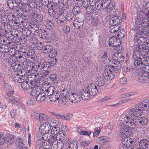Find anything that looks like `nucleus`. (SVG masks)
<instances>
[{
  "mask_svg": "<svg viewBox=\"0 0 149 149\" xmlns=\"http://www.w3.org/2000/svg\"><path fill=\"white\" fill-rule=\"evenodd\" d=\"M132 131L130 128L129 127L122 128L118 133V136L123 138L129 137L131 135Z\"/></svg>",
  "mask_w": 149,
  "mask_h": 149,
  "instance_id": "f257e3e1",
  "label": "nucleus"
},
{
  "mask_svg": "<svg viewBox=\"0 0 149 149\" xmlns=\"http://www.w3.org/2000/svg\"><path fill=\"white\" fill-rule=\"evenodd\" d=\"M111 62L113 65H110L109 69L111 70L115 73L116 75H118L119 73V71L121 68V65L117 63L115 59L110 60L109 62Z\"/></svg>",
  "mask_w": 149,
  "mask_h": 149,
  "instance_id": "f03ea898",
  "label": "nucleus"
},
{
  "mask_svg": "<svg viewBox=\"0 0 149 149\" xmlns=\"http://www.w3.org/2000/svg\"><path fill=\"white\" fill-rule=\"evenodd\" d=\"M101 1L102 3L103 4V9L106 12H110L112 10L113 12L114 11L113 10V8H114L115 4H114L113 3H109L104 1Z\"/></svg>",
  "mask_w": 149,
  "mask_h": 149,
  "instance_id": "7ed1b4c3",
  "label": "nucleus"
},
{
  "mask_svg": "<svg viewBox=\"0 0 149 149\" xmlns=\"http://www.w3.org/2000/svg\"><path fill=\"white\" fill-rule=\"evenodd\" d=\"M142 18L143 17L141 18H137L135 19V22H132L133 23L132 28L133 30L136 31V29L142 27V24L143 22V19H142Z\"/></svg>",
  "mask_w": 149,
  "mask_h": 149,
  "instance_id": "20e7f679",
  "label": "nucleus"
},
{
  "mask_svg": "<svg viewBox=\"0 0 149 149\" xmlns=\"http://www.w3.org/2000/svg\"><path fill=\"white\" fill-rule=\"evenodd\" d=\"M115 15H112V14H110L109 15V17L110 19L112 20V24H114L118 26H120V24L122 21V18L119 16L117 17L115 16Z\"/></svg>",
  "mask_w": 149,
  "mask_h": 149,
  "instance_id": "39448f33",
  "label": "nucleus"
},
{
  "mask_svg": "<svg viewBox=\"0 0 149 149\" xmlns=\"http://www.w3.org/2000/svg\"><path fill=\"white\" fill-rule=\"evenodd\" d=\"M86 88L89 94L92 96H94L97 92V87L94 84H88Z\"/></svg>",
  "mask_w": 149,
  "mask_h": 149,
  "instance_id": "423d86ee",
  "label": "nucleus"
},
{
  "mask_svg": "<svg viewBox=\"0 0 149 149\" xmlns=\"http://www.w3.org/2000/svg\"><path fill=\"white\" fill-rule=\"evenodd\" d=\"M145 59V58H143L142 59L140 57L137 56L134 60V65L136 66L139 65L140 67H144L146 61Z\"/></svg>",
  "mask_w": 149,
  "mask_h": 149,
  "instance_id": "0eeeda50",
  "label": "nucleus"
},
{
  "mask_svg": "<svg viewBox=\"0 0 149 149\" xmlns=\"http://www.w3.org/2000/svg\"><path fill=\"white\" fill-rule=\"evenodd\" d=\"M127 124L130 128L135 129L137 127H139V125L138 121V117H134L132 120L130 121L126 122Z\"/></svg>",
  "mask_w": 149,
  "mask_h": 149,
  "instance_id": "6e6552de",
  "label": "nucleus"
},
{
  "mask_svg": "<svg viewBox=\"0 0 149 149\" xmlns=\"http://www.w3.org/2000/svg\"><path fill=\"white\" fill-rule=\"evenodd\" d=\"M84 19L77 18L74 21L73 25L74 28L77 29L81 27L84 24Z\"/></svg>",
  "mask_w": 149,
  "mask_h": 149,
  "instance_id": "1a4fd4ad",
  "label": "nucleus"
},
{
  "mask_svg": "<svg viewBox=\"0 0 149 149\" xmlns=\"http://www.w3.org/2000/svg\"><path fill=\"white\" fill-rule=\"evenodd\" d=\"M86 18L88 20L92 19L93 14L94 12V9L93 7H88L86 9Z\"/></svg>",
  "mask_w": 149,
  "mask_h": 149,
  "instance_id": "9d476101",
  "label": "nucleus"
},
{
  "mask_svg": "<svg viewBox=\"0 0 149 149\" xmlns=\"http://www.w3.org/2000/svg\"><path fill=\"white\" fill-rule=\"evenodd\" d=\"M45 62H44L43 64L41 65V67L40 70L42 71V73L44 74V76H47L49 72V66H47L45 64Z\"/></svg>",
  "mask_w": 149,
  "mask_h": 149,
  "instance_id": "9b49d317",
  "label": "nucleus"
},
{
  "mask_svg": "<svg viewBox=\"0 0 149 149\" xmlns=\"http://www.w3.org/2000/svg\"><path fill=\"white\" fill-rule=\"evenodd\" d=\"M79 94H80L81 98L84 100H88L89 98L90 94L87 89H83L80 92H79Z\"/></svg>",
  "mask_w": 149,
  "mask_h": 149,
  "instance_id": "f8f14e48",
  "label": "nucleus"
},
{
  "mask_svg": "<svg viewBox=\"0 0 149 149\" xmlns=\"http://www.w3.org/2000/svg\"><path fill=\"white\" fill-rule=\"evenodd\" d=\"M105 74L106 77L104 76V78H105L106 79L108 80L110 79L111 80L114 77L115 75V73L113 71L109 69L107 70L106 72H105V73L104 74Z\"/></svg>",
  "mask_w": 149,
  "mask_h": 149,
  "instance_id": "ddd939ff",
  "label": "nucleus"
},
{
  "mask_svg": "<svg viewBox=\"0 0 149 149\" xmlns=\"http://www.w3.org/2000/svg\"><path fill=\"white\" fill-rule=\"evenodd\" d=\"M78 7L80 8H82V7L84 8H87L89 6V4L88 0H81L80 1H79L77 3Z\"/></svg>",
  "mask_w": 149,
  "mask_h": 149,
  "instance_id": "4468645a",
  "label": "nucleus"
},
{
  "mask_svg": "<svg viewBox=\"0 0 149 149\" xmlns=\"http://www.w3.org/2000/svg\"><path fill=\"white\" fill-rule=\"evenodd\" d=\"M117 38L113 37L110 38L109 44L110 46L111 47L118 46L121 44L120 41L119 40V42L118 44H116Z\"/></svg>",
  "mask_w": 149,
  "mask_h": 149,
  "instance_id": "2eb2a0df",
  "label": "nucleus"
},
{
  "mask_svg": "<svg viewBox=\"0 0 149 149\" xmlns=\"http://www.w3.org/2000/svg\"><path fill=\"white\" fill-rule=\"evenodd\" d=\"M139 148H141L146 149L148 148L149 145V141L146 139L141 140L139 142Z\"/></svg>",
  "mask_w": 149,
  "mask_h": 149,
  "instance_id": "dca6fc26",
  "label": "nucleus"
},
{
  "mask_svg": "<svg viewBox=\"0 0 149 149\" xmlns=\"http://www.w3.org/2000/svg\"><path fill=\"white\" fill-rule=\"evenodd\" d=\"M11 77L15 81L18 82L20 83H21L22 82H23L22 81L24 80L23 77L19 75L17 73L13 74L11 76Z\"/></svg>",
  "mask_w": 149,
  "mask_h": 149,
  "instance_id": "f3484780",
  "label": "nucleus"
},
{
  "mask_svg": "<svg viewBox=\"0 0 149 149\" xmlns=\"http://www.w3.org/2000/svg\"><path fill=\"white\" fill-rule=\"evenodd\" d=\"M49 137L50 138L48 139V141L49 143H52V145L53 144L54 145L57 144V147L58 145H59V144H58V141L57 140L56 136L50 135Z\"/></svg>",
  "mask_w": 149,
  "mask_h": 149,
  "instance_id": "a211bd4d",
  "label": "nucleus"
},
{
  "mask_svg": "<svg viewBox=\"0 0 149 149\" xmlns=\"http://www.w3.org/2000/svg\"><path fill=\"white\" fill-rule=\"evenodd\" d=\"M136 31H138L137 34L139 35L140 36L144 38L146 36V33H147V31L144 28L140 27V28L136 29Z\"/></svg>",
  "mask_w": 149,
  "mask_h": 149,
  "instance_id": "6ab92c4d",
  "label": "nucleus"
},
{
  "mask_svg": "<svg viewBox=\"0 0 149 149\" xmlns=\"http://www.w3.org/2000/svg\"><path fill=\"white\" fill-rule=\"evenodd\" d=\"M35 33H37L38 36L41 38H45L47 34V31L45 30H39V29H37L35 31Z\"/></svg>",
  "mask_w": 149,
  "mask_h": 149,
  "instance_id": "aec40b11",
  "label": "nucleus"
},
{
  "mask_svg": "<svg viewBox=\"0 0 149 149\" xmlns=\"http://www.w3.org/2000/svg\"><path fill=\"white\" fill-rule=\"evenodd\" d=\"M46 96V94H45L44 92H40L35 98L37 101L42 102L45 99Z\"/></svg>",
  "mask_w": 149,
  "mask_h": 149,
  "instance_id": "412c9836",
  "label": "nucleus"
},
{
  "mask_svg": "<svg viewBox=\"0 0 149 149\" xmlns=\"http://www.w3.org/2000/svg\"><path fill=\"white\" fill-rule=\"evenodd\" d=\"M138 106L137 105H136L134 108L131 109L130 110L131 112H133V114L136 117H140L141 115V113H142V111H140V110H139V107L137 109L136 107Z\"/></svg>",
  "mask_w": 149,
  "mask_h": 149,
  "instance_id": "4be33fe9",
  "label": "nucleus"
},
{
  "mask_svg": "<svg viewBox=\"0 0 149 149\" xmlns=\"http://www.w3.org/2000/svg\"><path fill=\"white\" fill-rule=\"evenodd\" d=\"M55 90L56 89L54 86H49L48 88L45 89L44 93L45 94H46V96H50L54 92Z\"/></svg>",
  "mask_w": 149,
  "mask_h": 149,
  "instance_id": "5701e85b",
  "label": "nucleus"
},
{
  "mask_svg": "<svg viewBox=\"0 0 149 149\" xmlns=\"http://www.w3.org/2000/svg\"><path fill=\"white\" fill-rule=\"evenodd\" d=\"M51 129L50 125L49 124L47 125L42 124L40 127V129H41L42 132L48 133L49 131Z\"/></svg>",
  "mask_w": 149,
  "mask_h": 149,
  "instance_id": "b1692460",
  "label": "nucleus"
},
{
  "mask_svg": "<svg viewBox=\"0 0 149 149\" xmlns=\"http://www.w3.org/2000/svg\"><path fill=\"white\" fill-rule=\"evenodd\" d=\"M111 26L109 28V31L111 33H114L115 32L117 33L119 29L120 28V26H118L114 24H111Z\"/></svg>",
  "mask_w": 149,
  "mask_h": 149,
  "instance_id": "393cba45",
  "label": "nucleus"
},
{
  "mask_svg": "<svg viewBox=\"0 0 149 149\" xmlns=\"http://www.w3.org/2000/svg\"><path fill=\"white\" fill-rule=\"evenodd\" d=\"M51 122L52 121L50 118H49L47 116L43 115V119H41L40 123L42 122L43 123L42 124L47 125V124H49L50 125Z\"/></svg>",
  "mask_w": 149,
  "mask_h": 149,
  "instance_id": "a878e982",
  "label": "nucleus"
},
{
  "mask_svg": "<svg viewBox=\"0 0 149 149\" xmlns=\"http://www.w3.org/2000/svg\"><path fill=\"white\" fill-rule=\"evenodd\" d=\"M10 35H12L11 33L8 32L5 29L3 28H0V36H5L10 38Z\"/></svg>",
  "mask_w": 149,
  "mask_h": 149,
  "instance_id": "bb28decb",
  "label": "nucleus"
},
{
  "mask_svg": "<svg viewBox=\"0 0 149 149\" xmlns=\"http://www.w3.org/2000/svg\"><path fill=\"white\" fill-rule=\"evenodd\" d=\"M37 87L33 88L31 91V94L33 97H35L40 93V91L39 87L37 86Z\"/></svg>",
  "mask_w": 149,
  "mask_h": 149,
  "instance_id": "cd10ccee",
  "label": "nucleus"
},
{
  "mask_svg": "<svg viewBox=\"0 0 149 149\" xmlns=\"http://www.w3.org/2000/svg\"><path fill=\"white\" fill-rule=\"evenodd\" d=\"M139 123L142 125H146L148 122V119L144 117H138Z\"/></svg>",
  "mask_w": 149,
  "mask_h": 149,
  "instance_id": "c85d7f7f",
  "label": "nucleus"
},
{
  "mask_svg": "<svg viewBox=\"0 0 149 149\" xmlns=\"http://www.w3.org/2000/svg\"><path fill=\"white\" fill-rule=\"evenodd\" d=\"M61 16L62 18H60V17L59 18H58V19L57 21L58 24L60 26H63L66 22L65 17L62 15Z\"/></svg>",
  "mask_w": 149,
  "mask_h": 149,
  "instance_id": "c756f323",
  "label": "nucleus"
},
{
  "mask_svg": "<svg viewBox=\"0 0 149 149\" xmlns=\"http://www.w3.org/2000/svg\"><path fill=\"white\" fill-rule=\"evenodd\" d=\"M139 107V110H140V111H143V110L148 109V106L146 104L144 100Z\"/></svg>",
  "mask_w": 149,
  "mask_h": 149,
  "instance_id": "7c9ffc66",
  "label": "nucleus"
},
{
  "mask_svg": "<svg viewBox=\"0 0 149 149\" xmlns=\"http://www.w3.org/2000/svg\"><path fill=\"white\" fill-rule=\"evenodd\" d=\"M22 84H21V87L24 90H27L29 89L30 88H32L31 86H29V84H28L29 82L28 81H24V80L22 81Z\"/></svg>",
  "mask_w": 149,
  "mask_h": 149,
  "instance_id": "2f4dec72",
  "label": "nucleus"
},
{
  "mask_svg": "<svg viewBox=\"0 0 149 149\" xmlns=\"http://www.w3.org/2000/svg\"><path fill=\"white\" fill-rule=\"evenodd\" d=\"M60 131V128L59 127H55L52 128L51 131L52 135L56 136L58 134Z\"/></svg>",
  "mask_w": 149,
  "mask_h": 149,
  "instance_id": "473e14b6",
  "label": "nucleus"
},
{
  "mask_svg": "<svg viewBox=\"0 0 149 149\" xmlns=\"http://www.w3.org/2000/svg\"><path fill=\"white\" fill-rule=\"evenodd\" d=\"M7 95L8 97L9 101L10 102H11L13 104H16L18 101V99L16 97H13L10 96L9 93Z\"/></svg>",
  "mask_w": 149,
  "mask_h": 149,
  "instance_id": "72a5a7b5",
  "label": "nucleus"
},
{
  "mask_svg": "<svg viewBox=\"0 0 149 149\" xmlns=\"http://www.w3.org/2000/svg\"><path fill=\"white\" fill-rule=\"evenodd\" d=\"M1 23L2 24H3L4 26V24H7L8 22V21L9 19L8 18V17L6 15L2 16L1 17Z\"/></svg>",
  "mask_w": 149,
  "mask_h": 149,
  "instance_id": "f704fd0d",
  "label": "nucleus"
},
{
  "mask_svg": "<svg viewBox=\"0 0 149 149\" xmlns=\"http://www.w3.org/2000/svg\"><path fill=\"white\" fill-rule=\"evenodd\" d=\"M125 30L123 29H119L118 30L117 33V36L119 37L120 36V38H122L124 37L125 35Z\"/></svg>",
  "mask_w": 149,
  "mask_h": 149,
  "instance_id": "c9c22d12",
  "label": "nucleus"
},
{
  "mask_svg": "<svg viewBox=\"0 0 149 149\" xmlns=\"http://www.w3.org/2000/svg\"><path fill=\"white\" fill-rule=\"evenodd\" d=\"M52 48V46L49 45L44 46L42 49L43 52L45 54L50 53Z\"/></svg>",
  "mask_w": 149,
  "mask_h": 149,
  "instance_id": "e433bc0d",
  "label": "nucleus"
},
{
  "mask_svg": "<svg viewBox=\"0 0 149 149\" xmlns=\"http://www.w3.org/2000/svg\"><path fill=\"white\" fill-rule=\"evenodd\" d=\"M96 85L99 86L101 87L104 86L105 84V81L103 78L100 77V79H98L96 82Z\"/></svg>",
  "mask_w": 149,
  "mask_h": 149,
  "instance_id": "4c0bfd02",
  "label": "nucleus"
},
{
  "mask_svg": "<svg viewBox=\"0 0 149 149\" xmlns=\"http://www.w3.org/2000/svg\"><path fill=\"white\" fill-rule=\"evenodd\" d=\"M123 143L124 145L125 144L126 146L132 145L133 142L134 143V141L133 142L131 141H130V139L128 140V138L127 137L123 138Z\"/></svg>",
  "mask_w": 149,
  "mask_h": 149,
  "instance_id": "58836bf2",
  "label": "nucleus"
},
{
  "mask_svg": "<svg viewBox=\"0 0 149 149\" xmlns=\"http://www.w3.org/2000/svg\"><path fill=\"white\" fill-rule=\"evenodd\" d=\"M74 15L73 13L71 12H68L67 14L66 19L68 21H71L72 20V21Z\"/></svg>",
  "mask_w": 149,
  "mask_h": 149,
  "instance_id": "ea45409f",
  "label": "nucleus"
},
{
  "mask_svg": "<svg viewBox=\"0 0 149 149\" xmlns=\"http://www.w3.org/2000/svg\"><path fill=\"white\" fill-rule=\"evenodd\" d=\"M17 149L19 147L20 148L21 147H22L23 146V143L22 141V140L20 138H17L15 142Z\"/></svg>",
  "mask_w": 149,
  "mask_h": 149,
  "instance_id": "a19ab883",
  "label": "nucleus"
},
{
  "mask_svg": "<svg viewBox=\"0 0 149 149\" xmlns=\"http://www.w3.org/2000/svg\"><path fill=\"white\" fill-rule=\"evenodd\" d=\"M43 115H41L40 114L37 113H34L32 115V116L35 119H39L40 121L41 119H43Z\"/></svg>",
  "mask_w": 149,
  "mask_h": 149,
  "instance_id": "79ce46f5",
  "label": "nucleus"
},
{
  "mask_svg": "<svg viewBox=\"0 0 149 149\" xmlns=\"http://www.w3.org/2000/svg\"><path fill=\"white\" fill-rule=\"evenodd\" d=\"M91 22L92 24L95 26H97L99 23V19L97 17H94L92 18Z\"/></svg>",
  "mask_w": 149,
  "mask_h": 149,
  "instance_id": "37998d69",
  "label": "nucleus"
},
{
  "mask_svg": "<svg viewBox=\"0 0 149 149\" xmlns=\"http://www.w3.org/2000/svg\"><path fill=\"white\" fill-rule=\"evenodd\" d=\"M103 4L102 1L101 2L98 1H97L95 3V7L98 10H101L102 9H103Z\"/></svg>",
  "mask_w": 149,
  "mask_h": 149,
  "instance_id": "c03bdc74",
  "label": "nucleus"
},
{
  "mask_svg": "<svg viewBox=\"0 0 149 149\" xmlns=\"http://www.w3.org/2000/svg\"><path fill=\"white\" fill-rule=\"evenodd\" d=\"M40 1H41V4H40V3H39L40 6L42 5L44 6H47V8L49 7V0H40Z\"/></svg>",
  "mask_w": 149,
  "mask_h": 149,
  "instance_id": "a18cd8bd",
  "label": "nucleus"
},
{
  "mask_svg": "<svg viewBox=\"0 0 149 149\" xmlns=\"http://www.w3.org/2000/svg\"><path fill=\"white\" fill-rule=\"evenodd\" d=\"M10 35V37H11V36H12L11 39H13V40H14V39L15 38H16L15 40L16 43H18L20 41H21V39H20V38H21V36L19 37L18 34H16L15 35V36H14L12 34V35Z\"/></svg>",
  "mask_w": 149,
  "mask_h": 149,
  "instance_id": "49530a36",
  "label": "nucleus"
},
{
  "mask_svg": "<svg viewBox=\"0 0 149 149\" xmlns=\"http://www.w3.org/2000/svg\"><path fill=\"white\" fill-rule=\"evenodd\" d=\"M123 50L122 48L120 47H118V49L116 51V52L113 54V56H116L117 55L118 56H123L122 54Z\"/></svg>",
  "mask_w": 149,
  "mask_h": 149,
  "instance_id": "de8ad7c7",
  "label": "nucleus"
},
{
  "mask_svg": "<svg viewBox=\"0 0 149 149\" xmlns=\"http://www.w3.org/2000/svg\"><path fill=\"white\" fill-rule=\"evenodd\" d=\"M149 74V65H146L144 68L143 75L144 76H147Z\"/></svg>",
  "mask_w": 149,
  "mask_h": 149,
  "instance_id": "09e8293b",
  "label": "nucleus"
},
{
  "mask_svg": "<svg viewBox=\"0 0 149 149\" xmlns=\"http://www.w3.org/2000/svg\"><path fill=\"white\" fill-rule=\"evenodd\" d=\"M19 74L20 75V76L23 77V78H24V76H26L27 75V71L24 69H21L20 70L19 72Z\"/></svg>",
  "mask_w": 149,
  "mask_h": 149,
  "instance_id": "8fccbe9b",
  "label": "nucleus"
},
{
  "mask_svg": "<svg viewBox=\"0 0 149 149\" xmlns=\"http://www.w3.org/2000/svg\"><path fill=\"white\" fill-rule=\"evenodd\" d=\"M56 137H57V140L58 141L59 140L61 141V142H60L59 143V145L60 143H61V142H62L64 143L62 141L65 139V135H62L61 134H58L56 135Z\"/></svg>",
  "mask_w": 149,
  "mask_h": 149,
  "instance_id": "3c124183",
  "label": "nucleus"
},
{
  "mask_svg": "<svg viewBox=\"0 0 149 149\" xmlns=\"http://www.w3.org/2000/svg\"><path fill=\"white\" fill-rule=\"evenodd\" d=\"M143 22L142 24V27H144V28L149 26V21L147 18H144L143 19Z\"/></svg>",
  "mask_w": 149,
  "mask_h": 149,
  "instance_id": "603ef678",
  "label": "nucleus"
},
{
  "mask_svg": "<svg viewBox=\"0 0 149 149\" xmlns=\"http://www.w3.org/2000/svg\"><path fill=\"white\" fill-rule=\"evenodd\" d=\"M35 17L36 19H37V20H38L39 22H41L45 18L44 15L41 14H38Z\"/></svg>",
  "mask_w": 149,
  "mask_h": 149,
  "instance_id": "864d4df0",
  "label": "nucleus"
},
{
  "mask_svg": "<svg viewBox=\"0 0 149 149\" xmlns=\"http://www.w3.org/2000/svg\"><path fill=\"white\" fill-rule=\"evenodd\" d=\"M57 76L56 74H52L50 76V79L51 80L54 81V83H57L58 81Z\"/></svg>",
  "mask_w": 149,
  "mask_h": 149,
  "instance_id": "5fc2aeb1",
  "label": "nucleus"
},
{
  "mask_svg": "<svg viewBox=\"0 0 149 149\" xmlns=\"http://www.w3.org/2000/svg\"><path fill=\"white\" fill-rule=\"evenodd\" d=\"M43 142L41 139H38L37 141V145L38 148L39 149H41L43 148Z\"/></svg>",
  "mask_w": 149,
  "mask_h": 149,
  "instance_id": "6e6d98bb",
  "label": "nucleus"
},
{
  "mask_svg": "<svg viewBox=\"0 0 149 149\" xmlns=\"http://www.w3.org/2000/svg\"><path fill=\"white\" fill-rule=\"evenodd\" d=\"M78 147V145L76 143H71L68 147V149H77Z\"/></svg>",
  "mask_w": 149,
  "mask_h": 149,
  "instance_id": "4d7b16f0",
  "label": "nucleus"
},
{
  "mask_svg": "<svg viewBox=\"0 0 149 149\" xmlns=\"http://www.w3.org/2000/svg\"><path fill=\"white\" fill-rule=\"evenodd\" d=\"M41 67V65L40 64L39 62H37V63H36V64L34 63V66H32V68L33 70H34L36 71H37L39 69V70H40V68Z\"/></svg>",
  "mask_w": 149,
  "mask_h": 149,
  "instance_id": "13d9d810",
  "label": "nucleus"
},
{
  "mask_svg": "<svg viewBox=\"0 0 149 149\" xmlns=\"http://www.w3.org/2000/svg\"><path fill=\"white\" fill-rule=\"evenodd\" d=\"M79 92L75 94V95L76 96V97H74L75 101H74V103H76L78 102H79L81 100V98L80 94H79Z\"/></svg>",
  "mask_w": 149,
  "mask_h": 149,
  "instance_id": "bf43d9fd",
  "label": "nucleus"
},
{
  "mask_svg": "<svg viewBox=\"0 0 149 149\" xmlns=\"http://www.w3.org/2000/svg\"><path fill=\"white\" fill-rule=\"evenodd\" d=\"M7 5L10 9H13L14 6V1L13 0H8Z\"/></svg>",
  "mask_w": 149,
  "mask_h": 149,
  "instance_id": "052dcab7",
  "label": "nucleus"
},
{
  "mask_svg": "<svg viewBox=\"0 0 149 149\" xmlns=\"http://www.w3.org/2000/svg\"><path fill=\"white\" fill-rule=\"evenodd\" d=\"M12 136V135L11 134H6L5 136H4L3 139L4 141H3L4 143L9 141L10 137Z\"/></svg>",
  "mask_w": 149,
  "mask_h": 149,
  "instance_id": "680f3d73",
  "label": "nucleus"
},
{
  "mask_svg": "<svg viewBox=\"0 0 149 149\" xmlns=\"http://www.w3.org/2000/svg\"><path fill=\"white\" fill-rule=\"evenodd\" d=\"M48 15H49L51 17H55L56 13L52 10H51V9L50 8L48 9Z\"/></svg>",
  "mask_w": 149,
  "mask_h": 149,
  "instance_id": "e2e57ef3",
  "label": "nucleus"
},
{
  "mask_svg": "<svg viewBox=\"0 0 149 149\" xmlns=\"http://www.w3.org/2000/svg\"><path fill=\"white\" fill-rule=\"evenodd\" d=\"M76 96L74 93H72L70 94L69 97V100L71 102L74 103V101H75L74 98Z\"/></svg>",
  "mask_w": 149,
  "mask_h": 149,
  "instance_id": "0e129e2a",
  "label": "nucleus"
},
{
  "mask_svg": "<svg viewBox=\"0 0 149 149\" xmlns=\"http://www.w3.org/2000/svg\"><path fill=\"white\" fill-rule=\"evenodd\" d=\"M19 64H14L13 65L12 67H13V69L14 70V71L19 72L20 70L21 69L19 68Z\"/></svg>",
  "mask_w": 149,
  "mask_h": 149,
  "instance_id": "69168bd1",
  "label": "nucleus"
},
{
  "mask_svg": "<svg viewBox=\"0 0 149 149\" xmlns=\"http://www.w3.org/2000/svg\"><path fill=\"white\" fill-rule=\"evenodd\" d=\"M130 52L131 53V54H133V56H137L138 55H139V56H141V54H142L141 53L140 51H139V50H136V51H134V50H131L130 51Z\"/></svg>",
  "mask_w": 149,
  "mask_h": 149,
  "instance_id": "338daca9",
  "label": "nucleus"
},
{
  "mask_svg": "<svg viewBox=\"0 0 149 149\" xmlns=\"http://www.w3.org/2000/svg\"><path fill=\"white\" fill-rule=\"evenodd\" d=\"M134 116L133 114L131 113L127 114L125 116V118L128 120L130 121L134 118Z\"/></svg>",
  "mask_w": 149,
  "mask_h": 149,
  "instance_id": "774afa93",
  "label": "nucleus"
}]
</instances>
